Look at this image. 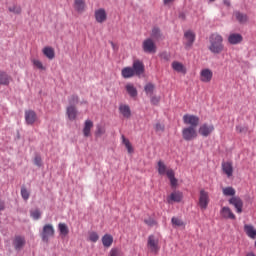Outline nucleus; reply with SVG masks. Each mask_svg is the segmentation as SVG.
Here are the masks:
<instances>
[{"instance_id":"1","label":"nucleus","mask_w":256,"mask_h":256,"mask_svg":"<svg viewBox=\"0 0 256 256\" xmlns=\"http://www.w3.org/2000/svg\"><path fill=\"white\" fill-rule=\"evenodd\" d=\"M225 50V45H223V36L215 33L210 36V46L209 51L214 53V55H219Z\"/></svg>"},{"instance_id":"2","label":"nucleus","mask_w":256,"mask_h":256,"mask_svg":"<svg viewBox=\"0 0 256 256\" xmlns=\"http://www.w3.org/2000/svg\"><path fill=\"white\" fill-rule=\"evenodd\" d=\"M40 237L44 243H49V239H51V237H55V228L52 224H46L43 226Z\"/></svg>"},{"instance_id":"3","label":"nucleus","mask_w":256,"mask_h":256,"mask_svg":"<svg viewBox=\"0 0 256 256\" xmlns=\"http://www.w3.org/2000/svg\"><path fill=\"white\" fill-rule=\"evenodd\" d=\"M209 192H207L205 189H201L199 192V198H198V206L202 211H205L207 207H209Z\"/></svg>"},{"instance_id":"4","label":"nucleus","mask_w":256,"mask_h":256,"mask_svg":"<svg viewBox=\"0 0 256 256\" xmlns=\"http://www.w3.org/2000/svg\"><path fill=\"white\" fill-rule=\"evenodd\" d=\"M197 136V128L188 126L182 129V137L184 141H193L194 139H197Z\"/></svg>"},{"instance_id":"5","label":"nucleus","mask_w":256,"mask_h":256,"mask_svg":"<svg viewBox=\"0 0 256 256\" xmlns=\"http://www.w3.org/2000/svg\"><path fill=\"white\" fill-rule=\"evenodd\" d=\"M200 121H201L200 118L193 114H185L183 116L184 125H190L189 127H193L195 129H197V127H199Z\"/></svg>"},{"instance_id":"6","label":"nucleus","mask_w":256,"mask_h":256,"mask_svg":"<svg viewBox=\"0 0 256 256\" xmlns=\"http://www.w3.org/2000/svg\"><path fill=\"white\" fill-rule=\"evenodd\" d=\"M147 247L150 251V253H154V255H157L159 253V239L155 237V235H150L148 237Z\"/></svg>"},{"instance_id":"7","label":"nucleus","mask_w":256,"mask_h":256,"mask_svg":"<svg viewBox=\"0 0 256 256\" xmlns=\"http://www.w3.org/2000/svg\"><path fill=\"white\" fill-rule=\"evenodd\" d=\"M142 49L144 53H156L157 52V46L155 45V42L151 38H147L142 43Z\"/></svg>"},{"instance_id":"8","label":"nucleus","mask_w":256,"mask_h":256,"mask_svg":"<svg viewBox=\"0 0 256 256\" xmlns=\"http://www.w3.org/2000/svg\"><path fill=\"white\" fill-rule=\"evenodd\" d=\"M195 34L191 30H187L184 33V47L185 49H191L195 43Z\"/></svg>"},{"instance_id":"9","label":"nucleus","mask_w":256,"mask_h":256,"mask_svg":"<svg viewBox=\"0 0 256 256\" xmlns=\"http://www.w3.org/2000/svg\"><path fill=\"white\" fill-rule=\"evenodd\" d=\"M230 205H233L236 209V213H243V200L239 196H233L228 200Z\"/></svg>"},{"instance_id":"10","label":"nucleus","mask_w":256,"mask_h":256,"mask_svg":"<svg viewBox=\"0 0 256 256\" xmlns=\"http://www.w3.org/2000/svg\"><path fill=\"white\" fill-rule=\"evenodd\" d=\"M215 131V126L213 124L204 123L199 127L198 133L202 135V137H209L211 133Z\"/></svg>"},{"instance_id":"11","label":"nucleus","mask_w":256,"mask_h":256,"mask_svg":"<svg viewBox=\"0 0 256 256\" xmlns=\"http://www.w3.org/2000/svg\"><path fill=\"white\" fill-rule=\"evenodd\" d=\"M211 79H213V71L209 68L202 69L200 72V81L202 83H211Z\"/></svg>"},{"instance_id":"12","label":"nucleus","mask_w":256,"mask_h":256,"mask_svg":"<svg viewBox=\"0 0 256 256\" xmlns=\"http://www.w3.org/2000/svg\"><path fill=\"white\" fill-rule=\"evenodd\" d=\"M37 113L33 110L25 111V121L26 125H35L37 123Z\"/></svg>"},{"instance_id":"13","label":"nucleus","mask_w":256,"mask_h":256,"mask_svg":"<svg viewBox=\"0 0 256 256\" xmlns=\"http://www.w3.org/2000/svg\"><path fill=\"white\" fill-rule=\"evenodd\" d=\"M94 17L97 23H105L107 21V11L104 8L95 10Z\"/></svg>"},{"instance_id":"14","label":"nucleus","mask_w":256,"mask_h":256,"mask_svg":"<svg viewBox=\"0 0 256 256\" xmlns=\"http://www.w3.org/2000/svg\"><path fill=\"white\" fill-rule=\"evenodd\" d=\"M132 69L134 71V74L139 77L140 75H143V73H145V64H143L140 60H134Z\"/></svg>"},{"instance_id":"15","label":"nucleus","mask_w":256,"mask_h":256,"mask_svg":"<svg viewBox=\"0 0 256 256\" xmlns=\"http://www.w3.org/2000/svg\"><path fill=\"white\" fill-rule=\"evenodd\" d=\"M220 215L222 219H231L232 221H235V219H237V217L233 213V210H231V208L227 206L221 208Z\"/></svg>"},{"instance_id":"16","label":"nucleus","mask_w":256,"mask_h":256,"mask_svg":"<svg viewBox=\"0 0 256 256\" xmlns=\"http://www.w3.org/2000/svg\"><path fill=\"white\" fill-rule=\"evenodd\" d=\"M183 201V192L181 191H174L170 194V196L167 198V202L169 204L172 203H181Z\"/></svg>"},{"instance_id":"17","label":"nucleus","mask_w":256,"mask_h":256,"mask_svg":"<svg viewBox=\"0 0 256 256\" xmlns=\"http://www.w3.org/2000/svg\"><path fill=\"white\" fill-rule=\"evenodd\" d=\"M93 127H94V124L90 119L85 120L83 129H82L83 136L91 137V129H93Z\"/></svg>"},{"instance_id":"18","label":"nucleus","mask_w":256,"mask_h":256,"mask_svg":"<svg viewBox=\"0 0 256 256\" xmlns=\"http://www.w3.org/2000/svg\"><path fill=\"white\" fill-rule=\"evenodd\" d=\"M66 115L70 121H75V119H77V115H78L77 107L67 106Z\"/></svg>"},{"instance_id":"19","label":"nucleus","mask_w":256,"mask_h":256,"mask_svg":"<svg viewBox=\"0 0 256 256\" xmlns=\"http://www.w3.org/2000/svg\"><path fill=\"white\" fill-rule=\"evenodd\" d=\"M222 171L225 173V175H227V177H233V163L223 162Z\"/></svg>"},{"instance_id":"20","label":"nucleus","mask_w":256,"mask_h":256,"mask_svg":"<svg viewBox=\"0 0 256 256\" xmlns=\"http://www.w3.org/2000/svg\"><path fill=\"white\" fill-rule=\"evenodd\" d=\"M243 41V36L241 34L232 33L228 37V42L230 45H238V43H241Z\"/></svg>"},{"instance_id":"21","label":"nucleus","mask_w":256,"mask_h":256,"mask_svg":"<svg viewBox=\"0 0 256 256\" xmlns=\"http://www.w3.org/2000/svg\"><path fill=\"white\" fill-rule=\"evenodd\" d=\"M244 231L250 239H256V229L251 224L244 225Z\"/></svg>"},{"instance_id":"22","label":"nucleus","mask_w":256,"mask_h":256,"mask_svg":"<svg viewBox=\"0 0 256 256\" xmlns=\"http://www.w3.org/2000/svg\"><path fill=\"white\" fill-rule=\"evenodd\" d=\"M25 236H16L13 245L16 250L23 249L25 247Z\"/></svg>"},{"instance_id":"23","label":"nucleus","mask_w":256,"mask_h":256,"mask_svg":"<svg viewBox=\"0 0 256 256\" xmlns=\"http://www.w3.org/2000/svg\"><path fill=\"white\" fill-rule=\"evenodd\" d=\"M125 89H126V93H128V95L132 97V99H135V97H137V95L139 94L137 92V88L135 87V85L131 83L126 84Z\"/></svg>"},{"instance_id":"24","label":"nucleus","mask_w":256,"mask_h":256,"mask_svg":"<svg viewBox=\"0 0 256 256\" xmlns=\"http://www.w3.org/2000/svg\"><path fill=\"white\" fill-rule=\"evenodd\" d=\"M121 75L123 79H131V77H135V71L131 67H125L121 71Z\"/></svg>"},{"instance_id":"25","label":"nucleus","mask_w":256,"mask_h":256,"mask_svg":"<svg viewBox=\"0 0 256 256\" xmlns=\"http://www.w3.org/2000/svg\"><path fill=\"white\" fill-rule=\"evenodd\" d=\"M119 111L121 115H123V117H125L126 119H129V117H131V108L129 107V105L121 104L119 106Z\"/></svg>"},{"instance_id":"26","label":"nucleus","mask_w":256,"mask_h":256,"mask_svg":"<svg viewBox=\"0 0 256 256\" xmlns=\"http://www.w3.org/2000/svg\"><path fill=\"white\" fill-rule=\"evenodd\" d=\"M85 0H74V9L77 13H83L85 11Z\"/></svg>"},{"instance_id":"27","label":"nucleus","mask_w":256,"mask_h":256,"mask_svg":"<svg viewBox=\"0 0 256 256\" xmlns=\"http://www.w3.org/2000/svg\"><path fill=\"white\" fill-rule=\"evenodd\" d=\"M168 179L170 180L171 187H177V178H175V172L173 169H168L166 172Z\"/></svg>"},{"instance_id":"28","label":"nucleus","mask_w":256,"mask_h":256,"mask_svg":"<svg viewBox=\"0 0 256 256\" xmlns=\"http://www.w3.org/2000/svg\"><path fill=\"white\" fill-rule=\"evenodd\" d=\"M172 69L174 71H177V73H183V74L187 73V70L185 69V66L183 65V63H180L178 61H174L172 63Z\"/></svg>"},{"instance_id":"29","label":"nucleus","mask_w":256,"mask_h":256,"mask_svg":"<svg viewBox=\"0 0 256 256\" xmlns=\"http://www.w3.org/2000/svg\"><path fill=\"white\" fill-rule=\"evenodd\" d=\"M42 52H43V55L47 57V59H50V60L55 59V49H53L52 47H44Z\"/></svg>"},{"instance_id":"30","label":"nucleus","mask_w":256,"mask_h":256,"mask_svg":"<svg viewBox=\"0 0 256 256\" xmlns=\"http://www.w3.org/2000/svg\"><path fill=\"white\" fill-rule=\"evenodd\" d=\"M102 245H104V247H111V245H113V236L111 234H105L102 237Z\"/></svg>"},{"instance_id":"31","label":"nucleus","mask_w":256,"mask_h":256,"mask_svg":"<svg viewBox=\"0 0 256 256\" xmlns=\"http://www.w3.org/2000/svg\"><path fill=\"white\" fill-rule=\"evenodd\" d=\"M79 104V95L72 94L68 97V107H75Z\"/></svg>"},{"instance_id":"32","label":"nucleus","mask_w":256,"mask_h":256,"mask_svg":"<svg viewBox=\"0 0 256 256\" xmlns=\"http://www.w3.org/2000/svg\"><path fill=\"white\" fill-rule=\"evenodd\" d=\"M58 231L60 232V235H63V237H67V235H69V227L65 223L58 224Z\"/></svg>"},{"instance_id":"33","label":"nucleus","mask_w":256,"mask_h":256,"mask_svg":"<svg viewBox=\"0 0 256 256\" xmlns=\"http://www.w3.org/2000/svg\"><path fill=\"white\" fill-rule=\"evenodd\" d=\"M11 82V76L5 72H0V85H9Z\"/></svg>"},{"instance_id":"34","label":"nucleus","mask_w":256,"mask_h":256,"mask_svg":"<svg viewBox=\"0 0 256 256\" xmlns=\"http://www.w3.org/2000/svg\"><path fill=\"white\" fill-rule=\"evenodd\" d=\"M222 193L225 197H235L236 191L233 187H225L222 189Z\"/></svg>"},{"instance_id":"35","label":"nucleus","mask_w":256,"mask_h":256,"mask_svg":"<svg viewBox=\"0 0 256 256\" xmlns=\"http://www.w3.org/2000/svg\"><path fill=\"white\" fill-rule=\"evenodd\" d=\"M151 37H152V39L159 41V39H161V37H163V34L161 33V29L154 27L152 29Z\"/></svg>"},{"instance_id":"36","label":"nucleus","mask_w":256,"mask_h":256,"mask_svg":"<svg viewBox=\"0 0 256 256\" xmlns=\"http://www.w3.org/2000/svg\"><path fill=\"white\" fill-rule=\"evenodd\" d=\"M167 165H165V162L163 161H158V173L159 175H167Z\"/></svg>"},{"instance_id":"37","label":"nucleus","mask_w":256,"mask_h":256,"mask_svg":"<svg viewBox=\"0 0 256 256\" xmlns=\"http://www.w3.org/2000/svg\"><path fill=\"white\" fill-rule=\"evenodd\" d=\"M144 91L146 95H149V97L153 96V91H155V85L153 83H148L144 87Z\"/></svg>"},{"instance_id":"38","label":"nucleus","mask_w":256,"mask_h":256,"mask_svg":"<svg viewBox=\"0 0 256 256\" xmlns=\"http://www.w3.org/2000/svg\"><path fill=\"white\" fill-rule=\"evenodd\" d=\"M122 143L125 145L128 153H133V146L131 145L129 139L125 138V136H122Z\"/></svg>"},{"instance_id":"39","label":"nucleus","mask_w":256,"mask_h":256,"mask_svg":"<svg viewBox=\"0 0 256 256\" xmlns=\"http://www.w3.org/2000/svg\"><path fill=\"white\" fill-rule=\"evenodd\" d=\"M171 223H172L173 227H183L185 225L183 220H181L180 218H177V217H172Z\"/></svg>"},{"instance_id":"40","label":"nucleus","mask_w":256,"mask_h":256,"mask_svg":"<svg viewBox=\"0 0 256 256\" xmlns=\"http://www.w3.org/2000/svg\"><path fill=\"white\" fill-rule=\"evenodd\" d=\"M234 15H235L237 21H239V23H246L247 15H245L241 12H235Z\"/></svg>"},{"instance_id":"41","label":"nucleus","mask_w":256,"mask_h":256,"mask_svg":"<svg viewBox=\"0 0 256 256\" xmlns=\"http://www.w3.org/2000/svg\"><path fill=\"white\" fill-rule=\"evenodd\" d=\"M8 11H10V13H14L15 15H21L22 9L19 5H13L8 8Z\"/></svg>"},{"instance_id":"42","label":"nucleus","mask_w":256,"mask_h":256,"mask_svg":"<svg viewBox=\"0 0 256 256\" xmlns=\"http://www.w3.org/2000/svg\"><path fill=\"white\" fill-rule=\"evenodd\" d=\"M109 256H123V252L121 251V248H112L109 252Z\"/></svg>"},{"instance_id":"43","label":"nucleus","mask_w":256,"mask_h":256,"mask_svg":"<svg viewBox=\"0 0 256 256\" xmlns=\"http://www.w3.org/2000/svg\"><path fill=\"white\" fill-rule=\"evenodd\" d=\"M32 63L34 67L40 69V71H45V66H43V62H41V60L34 59Z\"/></svg>"},{"instance_id":"44","label":"nucleus","mask_w":256,"mask_h":256,"mask_svg":"<svg viewBox=\"0 0 256 256\" xmlns=\"http://www.w3.org/2000/svg\"><path fill=\"white\" fill-rule=\"evenodd\" d=\"M88 239L92 243H97V241H99V234H97V232H90Z\"/></svg>"},{"instance_id":"45","label":"nucleus","mask_w":256,"mask_h":256,"mask_svg":"<svg viewBox=\"0 0 256 256\" xmlns=\"http://www.w3.org/2000/svg\"><path fill=\"white\" fill-rule=\"evenodd\" d=\"M95 135L96 137H101V135H105V127L97 125Z\"/></svg>"},{"instance_id":"46","label":"nucleus","mask_w":256,"mask_h":256,"mask_svg":"<svg viewBox=\"0 0 256 256\" xmlns=\"http://www.w3.org/2000/svg\"><path fill=\"white\" fill-rule=\"evenodd\" d=\"M144 223L148 226V227H155V225H157V221H155V219L148 217L146 219H144Z\"/></svg>"},{"instance_id":"47","label":"nucleus","mask_w":256,"mask_h":256,"mask_svg":"<svg viewBox=\"0 0 256 256\" xmlns=\"http://www.w3.org/2000/svg\"><path fill=\"white\" fill-rule=\"evenodd\" d=\"M154 128L157 133H163V131H165V125L159 122L155 124Z\"/></svg>"},{"instance_id":"48","label":"nucleus","mask_w":256,"mask_h":256,"mask_svg":"<svg viewBox=\"0 0 256 256\" xmlns=\"http://www.w3.org/2000/svg\"><path fill=\"white\" fill-rule=\"evenodd\" d=\"M21 196L24 199V201H27L29 199V191H27V188H21Z\"/></svg>"},{"instance_id":"49","label":"nucleus","mask_w":256,"mask_h":256,"mask_svg":"<svg viewBox=\"0 0 256 256\" xmlns=\"http://www.w3.org/2000/svg\"><path fill=\"white\" fill-rule=\"evenodd\" d=\"M31 217L34 218L35 220L41 219V211H39V210L32 211Z\"/></svg>"},{"instance_id":"50","label":"nucleus","mask_w":256,"mask_h":256,"mask_svg":"<svg viewBox=\"0 0 256 256\" xmlns=\"http://www.w3.org/2000/svg\"><path fill=\"white\" fill-rule=\"evenodd\" d=\"M150 97H151L150 101L152 105H159V101H161V98L157 96H150Z\"/></svg>"},{"instance_id":"51","label":"nucleus","mask_w":256,"mask_h":256,"mask_svg":"<svg viewBox=\"0 0 256 256\" xmlns=\"http://www.w3.org/2000/svg\"><path fill=\"white\" fill-rule=\"evenodd\" d=\"M34 165H37V167H41V165H42L41 156H35Z\"/></svg>"},{"instance_id":"52","label":"nucleus","mask_w":256,"mask_h":256,"mask_svg":"<svg viewBox=\"0 0 256 256\" xmlns=\"http://www.w3.org/2000/svg\"><path fill=\"white\" fill-rule=\"evenodd\" d=\"M175 0H163L164 5H171V3H174Z\"/></svg>"},{"instance_id":"53","label":"nucleus","mask_w":256,"mask_h":256,"mask_svg":"<svg viewBox=\"0 0 256 256\" xmlns=\"http://www.w3.org/2000/svg\"><path fill=\"white\" fill-rule=\"evenodd\" d=\"M223 3H224V5H226V7H231V1L224 0Z\"/></svg>"},{"instance_id":"54","label":"nucleus","mask_w":256,"mask_h":256,"mask_svg":"<svg viewBox=\"0 0 256 256\" xmlns=\"http://www.w3.org/2000/svg\"><path fill=\"white\" fill-rule=\"evenodd\" d=\"M3 209H5V203L0 200V211H3Z\"/></svg>"},{"instance_id":"55","label":"nucleus","mask_w":256,"mask_h":256,"mask_svg":"<svg viewBox=\"0 0 256 256\" xmlns=\"http://www.w3.org/2000/svg\"><path fill=\"white\" fill-rule=\"evenodd\" d=\"M179 18H180V19H185V14H183V13L180 14V15H179Z\"/></svg>"},{"instance_id":"56","label":"nucleus","mask_w":256,"mask_h":256,"mask_svg":"<svg viewBox=\"0 0 256 256\" xmlns=\"http://www.w3.org/2000/svg\"><path fill=\"white\" fill-rule=\"evenodd\" d=\"M237 131H238L239 133H243V128L237 127Z\"/></svg>"},{"instance_id":"57","label":"nucleus","mask_w":256,"mask_h":256,"mask_svg":"<svg viewBox=\"0 0 256 256\" xmlns=\"http://www.w3.org/2000/svg\"><path fill=\"white\" fill-rule=\"evenodd\" d=\"M211 2L215 1V0H210Z\"/></svg>"}]
</instances>
